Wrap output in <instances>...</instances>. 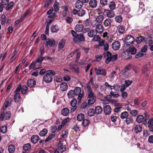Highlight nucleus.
<instances>
[{"label":"nucleus","mask_w":153,"mask_h":153,"mask_svg":"<svg viewBox=\"0 0 153 153\" xmlns=\"http://www.w3.org/2000/svg\"><path fill=\"white\" fill-rule=\"evenodd\" d=\"M53 7L54 9V10L56 12H57L58 11L59 9V6H58V3L57 2H55L54 3L53 5Z\"/></svg>","instance_id":"bf43d9fd"},{"label":"nucleus","mask_w":153,"mask_h":153,"mask_svg":"<svg viewBox=\"0 0 153 153\" xmlns=\"http://www.w3.org/2000/svg\"><path fill=\"white\" fill-rule=\"evenodd\" d=\"M129 51L131 54H135L137 52L136 49L133 47H130L129 48Z\"/></svg>","instance_id":"864d4df0"},{"label":"nucleus","mask_w":153,"mask_h":153,"mask_svg":"<svg viewBox=\"0 0 153 153\" xmlns=\"http://www.w3.org/2000/svg\"><path fill=\"white\" fill-rule=\"evenodd\" d=\"M110 94L114 98H117L119 96L117 92H114L112 91H111Z\"/></svg>","instance_id":"774afa93"},{"label":"nucleus","mask_w":153,"mask_h":153,"mask_svg":"<svg viewBox=\"0 0 153 153\" xmlns=\"http://www.w3.org/2000/svg\"><path fill=\"white\" fill-rule=\"evenodd\" d=\"M108 7L111 10H113L116 8V4L114 1H111L108 4Z\"/></svg>","instance_id":"a19ab883"},{"label":"nucleus","mask_w":153,"mask_h":153,"mask_svg":"<svg viewBox=\"0 0 153 153\" xmlns=\"http://www.w3.org/2000/svg\"><path fill=\"white\" fill-rule=\"evenodd\" d=\"M37 63L35 62V61L34 62H33L29 66V70H30L32 69H34V68H35L36 66V64Z\"/></svg>","instance_id":"e2e57ef3"},{"label":"nucleus","mask_w":153,"mask_h":153,"mask_svg":"<svg viewBox=\"0 0 153 153\" xmlns=\"http://www.w3.org/2000/svg\"><path fill=\"white\" fill-rule=\"evenodd\" d=\"M150 69V66L149 65L146 64L144 66L142 72L143 73L145 74Z\"/></svg>","instance_id":"37998d69"},{"label":"nucleus","mask_w":153,"mask_h":153,"mask_svg":"<svg viewBox=\"0 0 153 153\" xmlns=\"http://www.w3.org/2000/svg\"><path fill=\"white\" fill-rule=\"evenodd\" d=\"M91 25L93 27H96L95 30L97 33H102L103 30V27L102 25L101 24H95L93 23H91Z\"/></svg>","instance_id":"0eeeda50"},{"label":"nucleus","mask_w":153,"mask_h":153,"mask_svg":"<svg viewBox=\"0 0 153 153\" xmlns=\"http://www.w3.org/2000/svg\"><path fill=\"white\" fill-rule=\"evenodd\" d=\"M70 68L76 74L79 73V70L78 67L76 66L75 63L74 62H71L69 64Z\"/></svg>","instance_id":"6e6552de"},{"label":"nucleus","mask_w":153,"mask_h":153,"mask_svg":"<svg viewBox=\"0 0 153 153\" xmlns=\"http://www.w3.org/2000/svg\"><path fill=\"white\" fill-rule=\"evenodd\" d=\"M89 124V121L87 119L84 120L82 123V125L84 127L88 126Z\"/></svg>","instance_id":"69168bd1"},{"label":"nucleus","mask_w":153,"mask_h":153,"mask_svg":"<svg viewBox=\"0 0 153 153\" xmlns=\"http://www.w3.org/2000/svg\"><path fill=\"white\" fill-rule=\"evenodd\" d=\"M104 19V16L102 15H100L97 16L95 19L91 23H93L95 24H101Z\"/></svg>","instance_id":"f8f14e48"},{"label":"nucleus","mask_w":153,"mask_h":153,"mask_svg":"<svg viewBox=\"0 0 153 153\" xmlns=\"http://www.w3.org/2000/svg\"><path fill=\"white\" fill-rule=\"evenodd\" d=\"M28 91L27 87L25 85L21 86V91L23 94H25Z\"/></svg>","instance_id":"c9c22d12"},{"label":"nucleus","mask_w":153,"mask_h":153,"mask_svg":"<svg viewBox=\"0 0 153 153\" xmlns=\"http://www.w3.org/2000/svg\"><path fill=\"white\" fill-rule=\"evenodd\" d=\"M69 110L68 108H63L61 111L62 114L64 116H67L69 113Z\"/></svg>","instance_id":"c85d7f7f"},{"label":"nucleus","mask_w":153,"mask_h":153,"mask_svg":"<svg viewBox=\"0 0 153 153\" xmlns=\"http://www.w3.org/2000/svg\"><path fill=\"white\" fill-rule=\"evenodd\" d=\"M21 96L19 93L15 94L13 97V99L15 102H18Z\"/></svg>","instance_id":"4c0bfd02"},{"label":"nucleus","mask_w":153,"mask_h":153,"mask_svg":"<svg viewBox=\"0 0 153 153\" xmlns=\"http://www.w3.org/2000/svg\"><path fill=\"white\" fill-rule=\"evenodd\" d=\"M71 33L74 37L73 40L75 42H80L83 41L85 38L84 35L82 34H77L74 31L72 30Z\"/></svg>","instance_id":"7ed1b4c3"},{"label":"nucleus","mask_w":153,"mask_h":153,"mask_svg":"<svg viewBox=\"0 0 153 153\" xmlns=\"http://www.w3.org/2000/svg\"><path fill=\"white\" fill-rule=\"evenodd\" d=\"M104 13H105V15L109 18H112L115 15L114 11L111 10L104 9Z\"/></svg>","instance_id":"9b49d317"},{"label":"nucleus","mask_w":153,"mask_h":153,"mask_svg":"<svg viewBox=\"0 0 153 153\" xmlns=\"http://www.w3.org/2000/svg\"><path fill=\"white\" fill-rule=\"evenodd\" d=\"M65 45V41L63 40H61L59 42L58 45V50H61L64 47Z\"/></svg>","instance_id":"cd10ccee"},{"label":"nucleus","mask_w":153,"mask_h":153,"mask_svg":"<svg viewBox=\"0 0 153 153\" xmlns=\"http://www.w3.org/2000/svg\"><path fill=\"white\" fill-rule=\"evenodd\" d=\"M23 149L25 151H29L31 149V145L29 143H27L25 144L23 146Z\"/></svg>","instance_id":"72a5a7b5"},{"label":"nucleus","mask_w":153,"mask_h":153,"mask_svg":"<svg viewBox=\"0 0 153 153\" xmlns=\"http://www.w3.org/2000/svg\"><path fill=\"white\" fill-rule=\"evenodd\" d=\"M97 34L95 30L93 29L89 31L88 33V36L90 37H93Z\"/></svg>","instance_id":"412c9836"},{"label":"nucleus","mask_w":153,"mask_h":153,"mask_svg":"<svg viewBox=\"0 0 153 153\" xmlns=\"http://www.w3.org/2000/svg\"><path fill=\"white\" fill-rule=\"evenodd\" d=\"M67 95L69 98L73 97L75 95V93L74 90H71L69 91L67 93Z\"/></svg>","instance_id":"a18cd8bd"},{"label":"nucleus","mask_w":153,"mask_h":153,"mask_svg":"<svg viewBox=\"0 0 153 153\" xmlns=\"http://www.w3.org/2000/svg\"><path fill=\"white\" fill-rule=\"evenodd\" d=\"M95 113L94 109L93 108H91L89 109L88 112V114L89 116L92 117L95 115Z\"/></svg>","instance_id":"09e8293b"},{"label":"nucleus","mask_w":153,"mask_h":153,"mask_svg":"<svg viewBox=\"0 0 153 153\" xmlns=\"http://www.w3.org/2000/svg\"><path fill=\"white\" fill-rule=\"evenodd\" d=\"M129 113L131 116L135 117L138 114V112L137 110L134 109L131 110Z\"/></svg>","instance_id":"3c124183"},{"label":"nucleus","mask_w":153,"mask_h":153,"mask_svg":"<svg viewBox=\"0 0 153 153\" xmlns=\"http://www.w3.org/2000/svg\"><path fill=\"white\" fill-rule=\"evenodd\" d=\"M75 95H79L80 94L81 91V88L79 87H76L74 90Z\"/></svg>","instance_id":"ea45409f"},{"label":"nucleus","mask_w":153,"mask_h":153,"mask_svg":"<svg viewBox=\"0 0 153 153\" xmlns=\"http://www.w3.org/2000/svg\"><path fill=\"white\" fill-rule=\"evenodd\" d=\"M115 19L116 22L120 23L122 22V18L120 15H119L116 16L115 18Z\"/></svg>","instance_id":"603ef678"},{"label":"nucleus","mask_w":153,"mask_h":153,"mask_svg":"<svg viewBox=\"0 0 153 153\" xmlns=\"http://www.w3.org/2000/svg\"><path fill=\"white\" fill-rule=\"evenodd\" d=\"M59 30L58 26L56 25H53L51 28V31L53 33L57 32Z\"/></svg>","instance_id":"7c9ffc66"},{"label":"nucleus","mask_w":153,"mask_h":153,"mask_svg":"<svg viewBox=\"0 0 153 153\" xmlns=\"http://www.w3.org/2000/svg\"><path fill=\"white\" fill-rule=\"evenodd\" d=\"M144 121H145V119L143 115H138L137 116L136 119V121L137 123H142Z\"/></svg>","instance_id":"4be33fe9"},{"label":"nucleus","mask_w":153,"mask_h":153,"mask_svg":"<svg viewBox=\"0 0 153 153\" xmlns=\"http://www.w3.org/2000/svg\"><path fill=\"white\" fill-rule=\"evenodd\" d=\"M27 83L28 86L30 88H32L35 86L36 82L34 80L30 79L27 81Z\"/></svg>","instance_id":"2eb2a0df"},{"label":"nucleus","mask_w":153,"mask_h":153,"mask_svg":"<svg viewBox=\"0 0 153 153\" xmlns=\"http://www.w3.org/2000/svg\"><path fill=\"white\" fill-rule=\"evenodd\" d=\"M48 131L47 129L45 128L40 131L39 134V135L41 137L45 136L48 133Z\"/></svg>","instance_id":"f704fd0d"},{"label":"nucleus","mask_w":153,"mask_h":153,"mask_svg":"<svg viewBox=\"0 0 153 153\" xmlns=\"http://www.w3.org/2000/svg\"><path fill=\"white\" fill-rule=\"evenodd\" d=\"M60 88L62 91H65L67 90L68 88V85L65 82H62L60 85Z\"/></svg>","instance_id":"5701e85b"},{"label":"nucleus","mask_w":153,"mask_h":153,"mask_svg":"<svg viewBox=\"0 0 153 153\" xmlns=\"http://www.w3.org/2000/svg\"><path fill=\"white\" fill-rule=\"evenodd\" d=\"M77 101L75 98H74L71 102V105L72 107L71 109L72 112H74L77 108Z\"/></svg>","instance_id":"ddd939ff"},{"label":"nucleus","mask_w":153,"mask_h":153,"mask_svg":"<svg viewBox=\"0 0 153 153\" xmlns=\"http://www.w3.org/2000/svg\"><path fill=\"white\" fill-rule=\"evenodd\" d=\"M75 30L77 32H81L84 29V26L82 24H77L75 27Z\"/></svg>","instance_id":"6ab92c4d"},{"label":"nucleus","mask_w":153,"mask_h":153,"mask_svg":"<svg viewBox=\"0 0 153 153\" xmlns=\"http://www.w3.org/2000/svg\"><path fill=\"white\" fill-rule=\"evenodd\" d=\"M142 129V126L139 125L136 126L134 128V131L136 133L141 132Z\"/></svg>","instance_id":"a878e982"},{"label":"nucleus","mask_w":153,"mask_h":153,"mask_svg":"<svg viewBox=\"0 0 153 153\" xmlns=\"http://www.w3.org/2000/svg\"><path fill=\"white\" fill-rule=\"evenodd\" d=\"M89 98V99L88 100V104L89 105L93 104L96 101V100L95 99L96 98L90 97Z\"/></svg>","instance_id":"49530a36"},{"label":"nucleus","mask_w":153,"mask_h":153,"mask_svg":"<svg viewBox=\"0 0 153 153\" xmlns=\"http://www.w3.org/2000/svg\"><path fill=\"white\" fill-rule=\"evenodd\" d=\"M84 118V114L80 113L78 115L77 117V120L79 121H81L83 120Z\"/></svg>","instance_id":"c03bdc74"},{"label":"nucleus","mask_w":153,"mask_h":153,"mask_svg":"<svg viewBox=\"0 0 153 153\" xmlns=\"http://www.w3.org/2000/svg\"><path fill=\"white\" fill-rule=\"evenodd\" d=\"M11 117V113L10 111H8L6 112L5 113L4 111H2L0 116L1 120H3L4 118L6 120H8Z\"/></svg>","instance_id":"423d86ee"},{"label":"nucleus","mask_w":153,"mask_h":153,"mask_svg":"<svg viewBox=\"0 0 153 153\" xmlns=\"http://www.w3.org/2000/svg\"><path fill=\"white\" fill-rule=\"evenodd\" d=\"M89 5L91 8H95L97 6V1L96 0H90L89 2Z\"/></svg>","instance_id":"aec40b11"},{"label":"nucleus","mask_w":153,"mask_h":153,"mask_svg":"<svg viewBox=\"0 0 153 153\" xmlns=\"http://www.w3.org/2000/svg\"><path fill=\"white\" fill-rule=\"evenodd\" d=\"M15 5V3L13 1L10 2L6 7V10H9L10 9L13 7Z\"/></svg>","instance_id":"79ce46f5"},{"label":"nucleus","mask_w":153,"mask_h":153,"mask_svg":"<svg viewBox=\"0 0 153 153\" xmlns=\"http://www.w3.org/2000/svg\"><path fill=\"white\" fill-rule=\"evenodd\" d=\"M125 121L126 124L128 125L133 122V119L131 117H127Z\"/></svg>","instance_id":"de8ad7c7"},{"label":"nucleus","mask_w":153,"mask_h":153,"mask_svg":"<svg viewBox=\"0 0 153 153\" xmlns=\"http://www.w3.org/2000/svg\"><path fill=\"white\" fill-rule=\"evenodd\" d=\"M104 111L105 114L109 115L111 113V106L108 105H106L104 107Z\"/></svg>","instance_id":"dca6fc26"},{"label":"nucleus","mask_w":153,"mask_h":153,"mask_svg":"<svg viewBox=\"0 0 153 153\" xmlns=\"http://www.w3.org/2000/svg\"><path fill=\"white\" fill-rule=\"evenodd\" d=\"M122 73L123 76L126 78H127L128 77V71L126 70L124 68L123 69L122 71Z\"/></svg>","instance_id":"58836bf2"},{"label":"nucleus","mask_w":153,"mask_h":153,"mask_svg":"<svg viewBox=\"0 0 153 153\" xmlns=\"http://www.w3.org/2000/svg\"><path fill=\"white\" fill-rule=\"evenodd\" d=\"M7 131V127L6 126L4 125L1 126L0 131L3 134L5 133Z\"/></svg>","instance_id":"4d7b16f0"},{"label":"nucleus","mask_w":153,"mask_h":153,"mask_svg":"<svg viewBox=\"0 0 153 153\" xmlns=\"http://www.w3.org/2000/svg\"><path fill=\"white\" fill-rule=\"evenodd\" d=\"M106 56L107 58L105 59V62L107 64H108L110 61L112 62L115 61L117 59V55L115 54L112 55L111 53L109 51L103 53L102 56H96L95 57L97 60H99L101 59L102 56L105 57Z\"/></svg>","instance_id":"f257e3e1"},{"label":"nucleus","mask_w":153,"mask_h":153,"mask_svg":"<svg viewBox=\"0 0 153 153\" xmlns=\"http://www.w3.org/2000/svg\"><path fill=\"white\" fill-rule=\"evenodd\" d=\"M83 4V2L81 1L78 0L76 1L75 4V7L77 9H80L82 7Z\"/></svg>","instance_id":"b1692460"},{"label":"nucleus","mask_w":153,"mask_h":153,"mask_svg":"<svg viewBox=\"0 0 153 153\" xmlns=\"http://www.w3.org/2000/svg\"><path fill=\"white\" fill-rule=\"evenodd\" d=\"M94 70L96 72V74L97 75H101L104 76L106 75V71L102 67L95 68Z\"/></svg>","instance_id":"39448f33"},{"label":"nucleus","mask_w":153,"mask_h":153,"mask_svg":"<svg viewBox=\"0 0 153 153\" xmlns=\"http://www.w3.org/2000/svg\"><path fill=\"white\" fill-rule=\"evenodd\" d=\"M88 98H96V97L92 90L87 91Z\"/></svg>","instance_id":"2f4dec72"},{"label":"nucleus","mask_w":153,"mask_h":153,"mask_svg":"<svg viewBox=\"0 0 153 153\" xmlns=\"http://www.w3.org/2000/svg\"><path fill=\"white\" fill-rule=\"evenodd\" d=\"M12 101V99L11 98H8V100L6 101L4 105H5L7 107L9 106L11 103Z\"/></svg>","instance_id":"338daca9"},{"label":"nucleus","mask_w":153,"mask_h":153,"mask_svg":"<svg viewBox=\"0 0 153 153\" xmlns=\"http://www.w3.org/2000/svg\"><path fill=\"white\" fill-rule=\"evenodd\" d=\"M85 14V11L82 9H80L78 11V15L80 16H83Z\"/></svg>","instance_id":"6e6d98bb"},{"label":"nucleus","mask_w":153,"mask_h":153,"mask_svg":"<svg viewBox=\"0 0 153 153\" xmlns=\"http://www.w3.org/2000/svg\"><path fill=\"white\" fill-rule=\"evenodd\" d=\"M145 38L142 36H139L137 37L135 39V41L138 43L139 44L143 42V41H145Z\"/></svg>","instance_id":"473e14b6"},{"label":"nucleus","mask_w":153,"mask_h":153,"mask_svg":"<svg viewBox=\"0 0 153 153\" xmlns=\"http://www.w3.org/2000/svg\"><path fill=\"white\" fill-rule=\"evenodd\" d=\"M120 43L118 41L114 42L112 44V48L115 50H118L120 48Z\"/></svg>","instance_id":"4468645a"},{"label":"nucleus","mask_w":153,"mask_h":153,"mask_svg":"<svg viewBox=\"0 0 153 153\" xmlns=\"http://www.w3.org/2000/svg\"><path fill=\"white\" fill-rule=\"evenodd\" d=\"M45 58L44 57H43L42 56H39L36 59L35 61V62L39 63V64H41L42 62L45 59Z\"/></svg>","instance_id":"bb28decb"},{"label":"nucleus","mask_w":153,"mask_h":153,"mask_svg":"<svg viewBox=\"0 0 153 153\" xmlns=\"http://www.w3.org/2000/svg\"><path fill=\"white\" fill-rule=\"evenodd\" d=\"M102 111V109L100 106H97L95 108V112L97 114H101Z\"/></svg>","instance_id":"c756f323"},{"label":"nucleus","mask_w":153,"mask_h":153,"mask_svg":"<svg viewBox=\"0 0 153 153\" xmlns=\"http://www.w3.org/2000/svg\"><path fill=\"white\" fill-rule=\"evenodd\" d=\"M134 37L131 35L128 36L125 39V43L127 45H130L133 43L134 42Z\"/></svg>","instance_id":"9d476101"},{"label":"nucleus","mask_w":153,"mask_h":153,"mask_svg":"<svg viewBox=\"0 0 153 153\" xmlns=\"http://www.w3.org/2000/svg\"><path fill=\"white\" fill-rule=\"evenodd\" d=\"M128 115V114L127 111H125L122 112L120 116V118L122 119H126Z\"/></svg>","instance_id":"e433bc0d"},{"label":"nucleus","mask_w":153,"mask_h":153,"mask_svg":"<svg viewBox=\"0 0 153 153\" xmlns=\"http://www.w3.org/2000/svg\"><path fill=\"white\" fill-rule=\"evenodd\" d=\"M15 150V146L13 144L9 145L8 147V150L9 153H13Z\"/></svg>","instance_id":"393cba45"},{"label":"nucleus","mask_w":153,"mask_h":153,"mask_svg":"<svg viewBox=\"0 0 153 153\" xmlns=\"http://www.w3.org/2000/svg\"><path fill=\"white\" fill-rule=\"evenodd\" d=\"M117 72L116 71H113L111 72L109 76V77L111 79H113L116 75Z\"/></svg>","instance_id":"680f3d73"},{"label":"nucleus","mask_w":153,"mask_h":153,"mask_svg":"<svg viewBox=\"0 0 153 153\" xmlns=\"http://www.w3.org/2000/svg\"><path fill=\"white\" fill-rule=\"evenodd\" d=\"M56 74L55 71L52 70H49L47 71L46 74H45L43 77L44 81L47 83L51 82L53 80L52 76H54Z\"/></svg>","instance_id":"f03ea898"},{"label":"nucleus","mask_w":153,"mask_h":153,"mask_svg":"<svg viewBox=\"0 0 153 153\" xmlns=\"http://www.w3.org/2000/svg\"><path fill=\"white\" fill-rule=\"evenodd\" d=\"M55 44V41L53 39H47L46 41L45 47L47 48L54 46Z\"/></svg>","instance_id":"1a4fd4ad"},{"label":"nucleus","mask_w":153,"mask_h":153,"mask_svg":"<svg viewBox=\"0 0 153 153\" xmlns=\"http://www.w3.org/2000/svg\"><path fill=\"white\" fill-rule=\"evenodd\" d=\"M65 20L66 23L68 24H70L73 21L72 18L71 17L69 16H67L65 18Z\"/></svg>","instance_id":"052dcab7"},{"label":"nucleus","mask_w":153,"mask_h":153,"mask_svg":"<svg viewBox=\"0 0 153 153\" xmlns=\"http://www.w3.org/2000/svg\"><path fill=\"white\" fill-rule=\"evenodd\" d=\"M111 20L109 18L106 19L103 22V25L105 27H109L111 24Z\"/></svg>","instance_id":"a211bd4d"},{"label":"nucleus","mask_w":153,"mask_h":153,"mask_svg":"<svg viewBox=\"0 0 153 153\" xmlns=\"http://www.w3.org/2000/svg\"><path fill=\"white\" fill-rule=\"evenodd\" d=\"M39 136L36 135H33L31 138V142L33 144H36L37 143L39 140Z\"/></svg>","instance_id":"f3484780"},{"label":"nucleus","mask_w":153,"mask_h":153,"mask_svg":"<svg viewBox=\"0 0 153 153\" xmlns=\"http://www.w3.org/2000/svg\"><path fill=\"white\" fill-rule=\"evenodd\" d=\"M131 11V8L129 6L126 5L123 9V11L128 13Z\"/></svg>","instance_id":"5fc2aeb1"},{"label":"nucleus","mask_w":153,"mask_h":153,"mask_svg":"<svg viewBox=\"0 0 153 153\" xmlns=\"http://www.w3.org/2000/svg\"><path fill=\"white\" fill-rule=\"evenodd\" d=\"M153 126V118L150 119L148 122V126L149 128Z\"/></svg>","instance_id":"13d9d810"},{"label":"nucleus","mask_w":153,"mask_h":153,"mask_svg":"<svg viewBox=\"0 0 153 153\" xmlns=\"http://www.w3.org/2000/svg\"><path fill=\"white\" fill-rule=\"evenodd\" d=\"M132 82V80H126L125 81V86L126 87H128Z\"/></svg>","instance_id":"0e129e2a"},{"label":"nucleus","mask_w":153,"mask_h":153,"mask_svg":"<svg viewBox=\"0 0 153 153\" xmlns=\"http://www.w3.org/2000/svg\"><path fill=\"white\" fill-rule=\"evenodd\" d=\"M55 134H52L51 135H49L45 140V142H47L51 140L55 137Z\"/></svg>","instance_id":"8fccbe9b"},{"label":"nucleus","mask_w":153,"mask_h":153,"mask_svg":"<svg viewBox=\"0 0 153 153\" xmlns=\"http://www.w3.org/2000/svg\"><path fill=\"white\" fill-rule=\"evenodd\" d=\"M66 146L63 145L62 142L59 143L57 148L54 151V153H62L66 150Z\"/></svg>","instance_id":"20e7f679"}]
</instances>
